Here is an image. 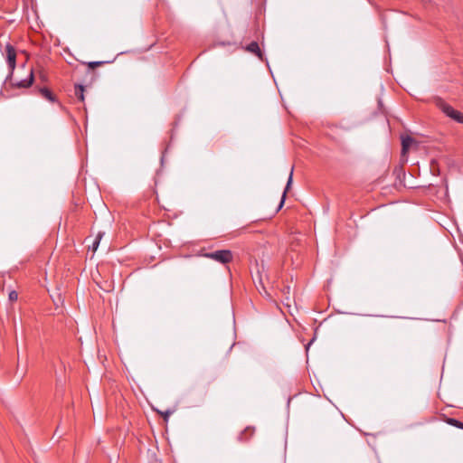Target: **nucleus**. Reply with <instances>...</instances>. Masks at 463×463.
<instances>
[{"label":"nucleus","instance_id":"4","mask_svg":"<svg viewBox=\"0 0 463 463\" xmlns=\"http://www.w3.org/2000/svg\"><path fill=\"white\" fill-rule=\"evenodd\" d=\"M435 104L449 118L450 117V115L453 113V111L455 109L453 107H451L449 104H448L445 100H443L440 98H438L435 100Z\"/></svg>","mask_w":463,"mask_h":463},{"label":"nucleus","instance_id":"18","mask_svg":"<svg viewBox=\"0 0 463 463\" xmlns=\"http://www.w3.org/2000/svg\"><path fill=\"white\" fill-rule=\"evenodd\" d=\"M458 123H461V124H463V113H461L460 118H459V120H458Z\"/></svg>","mask_w":463,"mask_h":463},{"label":"nucleus","instance_id":"12","mask_svg":"<svg viewBox=\"0 0 463 463\" xmlns=\"http://www.w3.org/2000/svg\"><path fill=\"white\" fill-rule=\"evenodd\" d=\"M446 422L451 426L463 430V422L459 421L458 420L454 418H447Z\"/></svg>","mask_w":463,"mask_h":463},{"label":"nucleus","instance_id":"7","mask_svg":"<svg viewBox=\"0 0 463 463\" xmlns=\"http://www.w3.org/2000/svg\"><path fill=\"white\" fill-rule=\"evenodd\" d=\"M292 181H293V168L290 171V174H289V176H288V182H287V184H286L285 190L283 192V194H282V197H281V200H280V203H279L277 212L282 208L285 199H286L287 193L292 184Z\"/></svg>","mask_w":463,"mask_h":463},{"label":"nucleus","instance_id":"2","mask_svg":"<svg viewBox=\"0 0 463 463\" xmlns=\"http://www.w3.org/2000/svg\"><path fill=\"white\" fill-rule=\"evenodd\" d=\"M5 54H6V61L8 64V67L11 71V74L13 73V71L15 68L16 64V52L13 45L6 44L5 46Z\"/></svg>","mask_w":463,"mask_h":463},{"label":"nucleus","instance_id":"9","mask_svg":"<svg viewBox=\"0 0 463 463\" xmlns=\"http://www.w3.org/2000/svg\"><path fill=\"white\" fill-rule=\"evenodd\" d=\"M414 143V139L410 136L402 137V153L406 154L411 146Z\"/></svg>","mask_w":463,"mask_h":463},{"label":"nucleus","instance_id":"1","mask_svg":"<svg viewBox=\"0 0 463 463\" xmlns=\"http://www.w3.org/2000/svg\"><path fill=\"white\" fill-rule=\"evenodd\" d=\"M207 259L213 260L221 264H228L233 260V253L230 250H219L204 253Z\"/></svg>","mask_w":463,"mask_h":463},{"label":"nucleus","instance_id":"8","mask_svg":"<svg viewBox=\"0 0 463 463\" xmlns=\"http://www.w3.org/2000/svg\"><path fill=\"white\" fill-rule=\"evenodd\" d=\"M246 51L255 54L260 60H262V52L257 42H251L250 44H248L246 47Z\"/></svg>","mask_w":463,"mask_h":463},{"label":"nucleus","instance_id":"13","mask_svg":"<svg viewBox=\"0 0 463 463\" xmlns=\"http://www.w3.org/2000/svg\"><path fill=\"white\" fill-rule=\"evenodd\" d=\"M107 62L108 61H90L87 63V65H88L89 69L94 70L95 68L99 67Z\"/></svg>","mask_w":463,"mask_h":463},{"label":"nucleus","instance_id":"14","mask_svg":"<svg viewBox=\"0 0 463 463\" xmlns=\"http://www.w3.org/2000/svg\"><path fill=\"white\" fill-rule=\"evenodd\" d=\"M103 234H104V233H103V232H100L97 234V236H96V238H95V241H94V242H93V244H92V249H93V250H97V248H98V246H99V241H100V240H101V238H102Z\"/></svg>","mask_w":463,"mask_h":463},{"label":"nucleus","instance_id":"15","mask_svg":"<svg viewBox=\"0 0 463 463\" xmlns=\"http://www.w3.org/2000/svg\"><path fill=\"white\" fill-rule=\"evenodd\" d=\"M460 115H461L460 111L454 109L453 113L450 115L449 118H452L453 120H455L456 122H458Z\"/></svg>","mask_w":463,"mask_h":463},{"label":"nucleus","instance_id":"3","mask_svg":"<svg viewBox=\"0 0 463 463\" xmlns=\"http://www.w3.org/2000/svg\"><path fill=\"white\" fill-rule=\"evenodd\" d=\"M255 433V429L253 427H246L242 431H241L237 437V439L241 443H246L250 440Z\"/></svg>","mask_w":463,"mask_h":463},{"label":"nucleus","instance_id":"17","mask_svg":"<svg viewBox=\"0 0 463 463\" xmlns=\"http://www.w3.org/2000/svg\"><path fill=\"white\" fill-rule=\"evenodd\" d=\"M458 123H461V124H463V113H461L460 118H459V120H458Z\"/></svg>","mask_w":463,"mask_h":463},{"label":"nucleus","instance_id":"10","mask_svg":"<svg viewBox=\"0 0 463 463\" xmlns=\"http://www.w3.org/2000/svg\"><path fill=\"white\" fill-rule=\"evenodd\" d=\"M75 96L77 99L83 102L84 101V86L81 84L75 85Z\"/></svg>","mask_w":463,"mask_h":463},{"label":"nucleus","instance_id":"5","mask_svg":"<svg viewBox=\"0 0 463 463\" xmlns=\"http://www.w3.org/2000/svg\"><path fill=\"white\" fill-rule=\"evenodd\" d=\"M33 71L31 70L27 79L16 82H11V85L16 88H28L33 84Z\"/></svg>","mask_w":463,"mask_h":463},{"label":"nucleus","instance_id":"11","mask_svg":"<svg viewBox=\"0 0 463 463\" xmlns=\"http://www.w3.org/2000/svg\"><path fill=\"white\" fill-rule=\"evenodd\" d=\"M159 415L162 416L165 422H167L170 416L175 412V409H167L165 411L155 410Z\"/></svg>","mask_w":463,"mask_h":463},{"label":"nucleus","instance_id":"16","mask_svg":"<svg viewBox=\"0 0 463 463\" xmlns=\"http://www.w3.org/2000/svg\"><path fill=\"white\" fill-rule=\"evenodd\" d=\"M18 298V294L16 291L13 290L9 293V300L10 301H16Z\"/></svg>","mask_w":463,"mask_h":463},{"label":"nucleus","instance_id":"6","mask_svg":"<svg viewBox=\"0 0 463 463\" xmlns=\"http://www.w3.org/2000/svg\"><path fill=\"white\" fill-rule=\"evenodd\" d=\"M37 91L43 98L46 99L47 100H49L51 102L56 101L55 95L48 88H46V87L37 88Z\"/></svg>","mask_w":463,"mask_h":463}]
</instances>
